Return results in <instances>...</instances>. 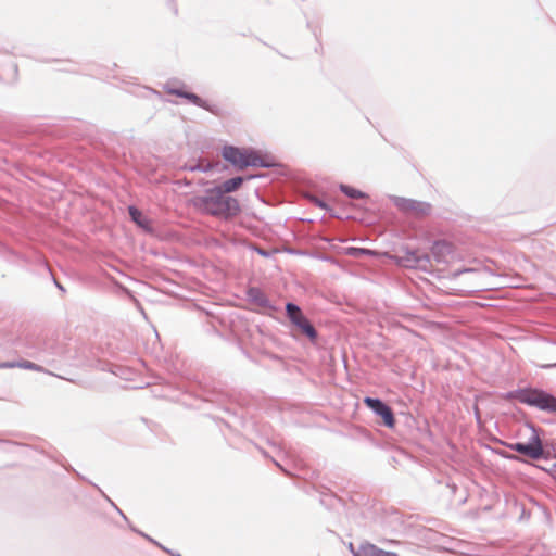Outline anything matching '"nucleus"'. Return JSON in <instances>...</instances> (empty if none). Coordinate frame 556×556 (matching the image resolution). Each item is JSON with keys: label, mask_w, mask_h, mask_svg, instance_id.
<instances>
[{"label": "nucleus", "mask_w": 556, "mask_h": 556, "mask_svg": "<svg viewBox=\"0 0 556 556\" xmlns=\"http://www.w3.org/2000/svg\"><path fill=\"white\" fill-rule=\"evenodd\" d=\"M194 205L215 216H233L240 212L239 202L232 197H225L220 189H211L204 195L194 198Z\"/></svg>", "instance_id": "1"}, {"label": "nucleus", "mask_w": 556, "mask_h": 556, "mask_svg": "<svg viewBox=\"0 0 556 556\" xmlns=\"http://www.w3.org/2000/svg\"><path fill=\"white\" fill-rule=\"evenodd\" d=\"M223 156L226 161L241 169L248 166H267V163L264 162L258 153L248 149L227 146L223 149Z\"/></svg>", "instance_id": "2"}, {"label": "nucleus", "mask_w": 556, "mask_h": 556, "mask_svg": "<svg viewBox=\"0 0 556 556\" xmlns=\"http://www.w3.org/2000/svg\"><path fill=\"white\" fill-rule=\"evenodd\" d=\"M517 399L523 404L556 413V397L543 391L534 389L522 390L518 393Z\"/></svg>", "instance_id": "3"}, {"label": "nucleus", "mask_w": 556, "mask_h": 556, "mask_svg": "<svg viewBox=\"0 0 556 556\" xmlns=\"http://www.w3.org/2000/svg\"><path fill=\"white\" fill-rule=\"evenodd\" d=\"M531 437L528 443L517 442L510 445V448L531 458L540 459L544 455V448L540 435L534 428H530Z\"/></svg>", "instance_id": "4"}, {"label": "nucleus", "mask_w": 556, "mask_h": 556, "mask_svg": "<svg viewBox=\"0 0 556 556\" xmlns=\"http://www.w3.org/2000/svg\"><path fill=\"white\" fill-rule=\"evenodd\" d=\"M287 313L291 321L299 327L303 333H305L309 339L314 340L317 336L316 330L311 325V323L306 319V317L302 314L301 309L292 304H287Z\"/></svg>", "instance_id": "5"}, {"label": "nucleus", "mask_w": 556, "mask_h": 556, "mask_svg": "<svg viewBox=\"0 0 556 556\" xmlns=\"http://www.w3.org/2000/svg\"><path fill=\"white\" fill-rule=\"evenodd\" d=\"M364 403L367 407L372 409L377 415H379L384 425L389 428H393L395 425V418L393 415L392 409L386 405L383 402H381L378 399L372 397H365Z\"/></svg>", "instance_id": "6"}, {"label": "nucleus", "mask_w": 556, "mask_h": 556, "mask_svg": "<svg viewBox=\"0 0 556 556\" xmlns=\"http://www.w3.org/2000/svg\"><path fill=\"white\" fill-rule=\"evenodd\" d=\"M356 556H397L395 553L386 552L374 544L361 545Z\"/></svg>", "instance_id": "7"}, {"label": "nucleus", "mask_w": 556, "mask_h": 556, "mask_svg": "<svg viewBox=\"0 0 556 556\" xmlns=\"http://www.w3.org/2000/svg\"><path fill=\"white\" fill-rule=\"evenodd\" d=\"M454 252V248L451 243L441 241L435 242L432 247V255L437 261H443L447 255Z\"/></svg>", "instance_id": "8"}, {"label": "nucleus", "mask_w": 556, "mask_h": 556, "mask_svg": "<svg viewBox=\"0 0 556 556\" xmlns=\"http://www.w3.org/2000/svg\"><path fill=\"white\" fill-rule=\"evenodd\" d=\"M129 215L139 227L144 230H150V220L138 208L130 206Z\"/></svg>", "instance_id": "9"}, {"label": "nucleus", "mask_w": 556, "mask_h": 556, "mask_svg": "<svg viewBox=\"0 0 556 556\" xmlns=\"http://www.w3.org/2000/svg\"><path fill=\"white\" fill-rule=\"evenodd\" d=\"M242 182H243V178L242 177H235V178H231L229 180H226L217 189H220L223 194L224 193H230V192H233L237 189H239L240 186L242 185Z\"/></svg>", "instance_id": "10"}, {"label": "nucleus", "mask_w": 556, "mask_h": 556, "mask_svg": "<svg viewBox=\"0 0 556 556\" xmlns=\"http://www.w3.org/2000/svg\"><path fill=\"white\" fill-rule=\"evenodd\" d=\"M170 93L184 97V98L188 99L189 101H191L193 104H195L198 106L204 108L206 110L208 109L207 105L205 104V102L201 98H199L197 94H194V93L181 92V91H178V90H173V91H170Z\"/></svg>", "instance_id": "11"}, {"label": "nucleus", "mask_w": 556, "mask_h": 556, "mask_svg": "<svg viewBox=\"0 0 556 556\" xmlns=\"http://www.w3.org/2000/svg\"><path fill=\"white\" fill-rule=\"evenodd\" d=\"M340 189L344 194H346L348 197H350L352 199H367V195L364 192H362L353 187H350L346 185H341Z\"/></svg>", "instance_id": "12"}, {"label": "nucleus", "mask_w": 556, "mask_h": 556, "mask_svg": "<svg viewBox=\"0 0 556 556\" xmlns=\"http://www.w3.org/2000/svg\"><path fill=\"white\" fill-rule=\"evenodd\" d=\"M21 367V368H24V369H33V370H37L38 369V366L35 365L34 363L29 362V361H24L20 364H14V363H7V364H1L0 365V368H13V367Z\"/></svg>", "instance_id": "13"}, {"label": "nucleus", "mask_w": 556, "mask_h": 556, "mask_svg": "<svg viewBox=\"0 0 556 556\" xmlns=\"http://www.w3.org/2000/svg\"><path fill=\"white\" fill-rule=\"evenodd\" d=\"M407 208L416 212L417 214H428L430 211V205L418 202H410Z\"/></svg>", "instance_id": "14"}, {"label": "nucleus", "mask_w": 556, "mask_h": 556, "mask_svg": "<svg viewBox=\"0 0 556 556\" xmlns=\"http://www.w3.org/2000/svg\"><path fill=\"white\" fill-rule=\"evenodd\" d=\"M249 296L260 305H266L267 301L257 289H250Z\"/></svg>", "instance_id": "15"}, {"label": "nucleus", "mask_w": 556, "mask_h": 556, "mask_svg": "<svg viewBox=\"0 0 556 556\" xmlns=\"http://www.w3.org/2000/svg\"><path fill=\"white\" fill-rule=\"evenodd\" d=\"M348 254L361 255V254H374V252L370 250H366V249L350 248V249H348Z\"/></svg>", "instance_id": "16"}]
</instances>
